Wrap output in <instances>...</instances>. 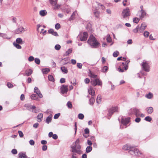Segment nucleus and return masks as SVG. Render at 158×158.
Instances as JSON below:
<instances>
[{
  "label": "nucleus",
  "mask_w": 158,
  "mask_h": 158,
  "mask_svg": "<svg viewBox=\"0 0 158 158\" xmlns=\"http://www.w3.org/2000/svg\"><path fill=\"white\" fill-rule=\"evenodd\" d=\"M87 43L92 47L95 48H96L99 44L95 38L92 35L90 36Z\"/></svg>",
  "instance_id": "nucleus-1"
},
{
  "label": "nucleus",
  "mask_w": 158,
  "mask_h": 158,
  "mask_svg": "<svg viewBox=\"0 0 158 158\" xmlns=\"http://www.w3.org/2000/svg\"><path fill=\"white\" fill-rule=\"evenodd\" d=\"M117 71L119 72L123 73L124 71V69L127 70L128 66L124 62H119L115 65Z\"/></svg>",
  "instance_id": "nucleus-2"
},
{
  "label": "nucleus",
  "mask_w": 158,
  "mask_h": 158,
  "mask_svg": "<svg viewBox=\"0 0 158 158\" xmlns=\"http://www.w3.org/2000/svg\"><path fill=\"white\" fill-rule=\"evenodd\" d=\"M79 139H77L75 142V145L71 147L72 149L71 152H75L78 154L80 153L81 146L79 144Z\"/></svg>",
  "instance_id": "nucleus-3"
},
{
  "label": "nucleus",
  "mask_w": 158,
  "mask_h": 158,
  "mask_svg": "<svg viewBox=\"0 0 158 158\" xmlns=\"http://www.w3.org/2000/svg\"><path fill=\"white\" fill-rule=\"evenodd\" d=\"M90 83L94 86L101 85H102L101 81L97 78L95 79H91Z\"/></svg>",
  "instance_id": "nucleus-4"
},
{
  "label": "nucleus",
  "mask_w": 158,
  "mask_h": 158,
  "mask_svg": "<svg viewBox=\"0 0 158 158\" xmlns=\"http://www.w3.org/2000/svg\"><path fill=\"white\" fill-rule=\"evenodd\" d=\"M141 65L143 70L147 72L149 71V66L148 63L143 62L142 63Z\"/></svg>",
  "instance_id": "nucleus-5"
},
{
  "label": "nucleus",
  "mask_w": 158,
  "mask_h": 158,
  "mask_svg": "<svg viewBox=\"0 0 158 158\" xmlns=\"http://www.w3.org/2000/svg\"><path fill=\"white\" fill-rule=\"evenodd\" d=\"M122 15L123 18H125L130 15L129 10V9H126L123 10L122 11Z\"/></svg>",
  "instance_id": "nucleus-6"
},
{
  "label": "nucleus",
  "mask_w": 158,
  "mask_h": 158,
  "mask_svg": "<svg viewBox=\"0 0 158 158\" xmlns=\"http://www.w3.org/2000/svg\"><path fill=\"white\" fill-rule=\"evenodd\" d=\"M130 118H122L121 123L123 124L124 126H125V128L127 127L126 126L130 122Z\"/></svg>",
  "instance_id": "nucleus-7"
},
{
  "label": "nucleus",
  "mask_w": 158,
  "mask_h": 158,
  "mask_svg": "<svg viewBox=\"0 0 158 158\" xmlns=\"http://www.w3.org/2000/svg\"><path fill=\"white\" fill-rule=\"evenodd\" d=\"M118 109L117 106L112 107L109 109V117L111 116L114 112H118Z\"/></svg>",
  "instance_id": "nucleus-8"
},
{
  "label": "nucleus",
  "mask_w": 158,
  "mask_h": 158,
  "mask_svg": "<svg viewBox=\"0 0 158 158\" xmlns=\"http://www.w3.org/2000/svg\"><path fill=\"white\" fill-rule=\"evenodd\" d=\"M24 31V28L22 27H20L15 30L14 31V33L15 34H21L23 33Z\"/></svg>",
  "instance_id": "nucleus-9"
},
{
  "label": "nucleus",
  "mask_w": 158,
  "mask_h": 158,
  "mask_svg": "<svg viewBox=\"0 0 158 158\" xmlns=\"http://www.w3.org/2000/svg\"><path fill=\"white\" fill-rule=\"evenodd\" d=\"M131 111L132 112V113H134L135 114V116L136 117H138L139 116V115H140V111L139 110L136 108H131L130 109Z\"/></svg>",
  "instance_id": "nucleus-10"
},
{
  "label": "nucleus",
  "mask_w": 158,
  "mask_h": 158,
  "mask_svg": "<svg viewBox=\"0 0 158 158\" xmlns=\"http://www.w3.org/2000/svg\"><path fill=\"white\" fill-rule=\"evenodd\" d=\"M60 90L62 94L67 93L68 90V85H62L60 87Z\"/></svg>",
  "instance_id": "nucleus-11"
},
{
  "label": "nucleus",
  "mask_w": 158,
  "mask_h": 158,
  "mask_svg": "<svg viewBox=\"0 0 158 158\" xmlns=\"http://www.w3.org/2000/svg\"><path fill=\"white\" fill-rule=\"evenodd\" d=\"M34 92L36 93L40 98H42L43 97L42 94L40 93V90L37 87H35Z\"/></svg>",
  "instance_id": "nucleus-12"
},
{
  "label": "nucleus",
  "mask_w": 158,
  "mask_h": 158,
  "mask_svg": "<svg viewBox=\"0 0 158 158\" xmlns=\"http://www.w3.org/2000/svg\"><path fill=\"white\" fill-rule=\"evenodd\" d=\"M147 26V25L146 23H142L140 27H139V31L140 33L143 32L144 30L145 29L146 27Z\"/></svg>",
  "instance_id": "nucleus-13"
},
{
  "label": "nucleus",
  "mask_w": 158,
  "mask_h": 158,
  "mask_svg": "<svg viewBox=\"0 0 158 158\" xmlns=\"http://www.w3.org/2000/svg\"><path fill=\"white\" fill-rule=\"evenodd\" d=\"M88 37L87 33L84 32L83 33V35L80 37V40L81 41H84L86 40Z\"/></svg>",
  "instance_id": "nucleus-14"
},
{
  "label": "nucleus",
  "mask_w": 158,
  "mask_h": 158,
  "mask_svg": "<svg viewBox=\"0 0 158 158\" xmlns=\"http://www.w3.org/2000/svg\"><path fill=\"white\" fill-rule=\"evenodd\" d=\"M88 92L89 94L92 96H94L95 94V92L93 88L91 87H89L88 89Z\"/></svg>",
  "instance_id": "nucleus-15"
},
{
  "label": "nucleus",
  "mask_w": 158,
  "mask_h": 158,
  "mask_svg": "<svg viewBox=\"0 0 158 158\" xmlns=\"http://www.w3.org/2000/svg\"><path fill=\"white\" fill-rule=\"evenodd\" d=\"M48 32L49 33L52 34L53 35L55 36H58V35L56 32L54 31L53 29H50L48 31Z\"/></svg>",
  "instance_id": "nucleus-16"
},
{
  "label": "nucleus",
  "mask_w": 158,
  "mask_h": 158,
  "mask_svg": "<svg viewBox=\"0 0 158 158\" xmlns=\"http://www.w3.org/2000/svg\"><path fill=\"white\" fill-rule=\"evenodd\" d=\"M84 132L85 134L83 135L85 137L87 138L89 135V129L87 128H86L84 130Z\"/></svg>",
  "instance_id": "nucleus-17"
},
{
  "label": "nucleus",
  "mask_w": 158,
  "mask_h": 158,
  "mask_svg": "<svg viewBox=\"0 0 158 158\" xmlns=\"http://www.w3.org/2000/svg\"><path fill=\"white\" fill-rule=\"evenodd\" d=\"M133 150L134 153H135V155L140 156L141 154V152L139 151L138 149L133 148Z\"/></svg>",
  "instance_id": "nucleus-18"
},
{
  "label": "nucleus",
  "mask_w": 158,
  "mask_h": 158,
  "mask_svg": "<svg viewBox=\"0 0 158 158\" xmlns=\"http://www.w3.org/2000/svg\"><path fill=\"white\" fill-rule=\"evenodd\" d=\"M132 147L126 144L123 147V149L124 150H130L131 148Z\"/></svg>",
  "instance_id": "nucleus-19"
},
{
  "label": "nucleus",
  "mask_w": 158,
  "mask_h": 158,
  "mask_svg": "<svg viewBox=\"0 0 158 158\" xmlns=\"http://www.w3.org/2000/svg\"><path fill=\"white\" fill-rule=\"evenodd\" d=\"M43 117V114L42 113H40L38 114L37 116L38 121L40 122L41 121Z\"/></svg>",
  "instance_id": "nucleus-20"
},
{
  "label": "nucleus",
  "mask_w": 158,
  "mask_h": 158,
  "mask_svg": "<svg viewBox=\"0 0 158 158\" xmlns=\"http://www.w3.org/2000/svg\"><path fill=\"white\" fill-rule=\"evenodd\" d=\"M52 116V114H50L47 117L46 121V122L48 124L51 121Z\"/></svg>",
  "instance_id": "nucleus-21"
},
{
  "label": "nucleus",
  "mask_w": 158,
  "mask_h": 158,
  "mask_svg": "<svg viewBox=\"0 0 158 158\" xmlns=\"http://www.w3.org/2000/svg\"><path fill=\"white\" fill-rule=\"evenodd\" d=\"M19 158H27V156L23 152H20L18 154Z\"/></svg>",
  "instance_id": "nucleus-22"
},
{
  "label": "nucleus",
  "mask_w": 158,
  "mask_h": 158,
  "mask_svg": "<svg viewBox=\"0 0 158 158\" xmlns=\"http://www.w3.org/2000/svg\"><path fill=\"white\" fill-rule=\"evenodd\" d=\"M140 11L141 12V14L140 15V18L141 19H142L146 15V13L144 10Z\"/></svg>",
  "instance_id": "nucleus-23"
},
{
  "label": "nucleus",
  "mask_w": 158,
  "mask_h": 158,
  "mask_svg": "<svg viewBox=\"0 0 158 158\" xmlns=\"http://www.w3.org/2000/svg\"><path fill=\"white\" fill-rule=\"evenodd\" d=\"M32 70L31 69H29L26 70L25 72V74L27 76H29L31 75L32 73Z\"/></svg>",
  "instance_id": "nucleus-24"
},
{
  "label": "nucleus",
  "mask_w": 158,
  "mask_h": 158,
  "mask_svg": "<svg viewBox=\"0 0 158 158\" xmlns=\"http://www.w3.org/2000/svg\"><path fill=\"white\" fill-rule=\"evenodd\" d=\"M47 11L45 10H41L40 12V15L42 16H44L47 14Z\"/></svg>",
  "instance_id": "nucleus-25"
},
{
  "label": "nucleus",
  "mask_w": 158,
  "mask_h": 158,
  "mask_svg": "<svg viewBox=\"0 0 158 158\" xmlns=\"http://www.w3.org/2000/svg\"><path fill=\"white\" fill-rule=\"evenodd\" d=\"M50 71L49 69L45 68L42 69V72L44 74H47Z\"/></svg>",
  "instance_id": "nucleus-26"
},
{
  "label": "nucleus",
  "mask_w": 158,
  "mask_h": 158,
  "mask_svg": "<svg viewBox=\"0 0 158 158\" xmlns=\"http://www.w3.org/2000/svg\"><path fill=\"white\" fill-rule=\"evenodd\" d=\"M153 111V109L152 107H150L148 108L147 112L149 114H151Z\"/></svg>",
  "instance_id": "nucleus-27"
},
{
  "label": "nucleus",
  "mask_w": 158,
  "mask_h": 158,
  "mask_svg": "<svg viewBox=\"0 0 158 158\" xmlns=\"http://www.w3.org/2000/svg\"><path fill=\"white\" fill-rule=\"evenodd\" d=\"M61 70L62 72L65 73H67L68 72L67 69L64 66L61 67Z\"/></svg>",
  "instance_id": "nucleus-28"
},
{
  "label": "nucleus",
  "mask_w": 158,
  "mask_h": 158,
  "mask_svg": "<svg viewBox=\"0 0 158 158\" xmlns=\"http://www.w3.org/2000/svg\"><path fill=\"white\" fill-rule=\"evenodd\" d=\"M97 102L98 103H100L101 102V96L100 95H98L96 99Z\"/></svg>",
  "instance_id": "nucleus-29"
},
{
  "label": "nucleus",
  "mask_w": 158,
  "mask_h": 158,
  "mask_svg": "<svg viewBox=\"0 0 158 158\" xmlns=\"http://www.w3.org/2000/svg\"><path fill=\"white\" fill-rule=\"evenodd\" d=\"M153 97V95L151 93H149L146 95V97L148 99H151Z\"/></svg>",
  "instance_id": "nucleus-30"
},
{
  "label": "nucleus",
  "mask_w": 158,
  "mask_h": 158,
  "mask_svg": "<svg viewBox=\"0 0 158 158\" xmlns=\"http://www.w3.org/2000/svg\"><path fill=\"white\" fill-rule=\"evenodd\" d=\"M13 45L15 46L16 48L18 49H20L21 48V46H20L19 44H17L15 42H14L13 43Z\"/></svg>",
  "instance_id": "nucleus-31"
},
{
  "label": "nucleus",
  "mask_w": 158,
  "mask_h": 158,
  "mask_svg": "<svg viewBox=\"0 0 158 158\" xmlns=\"http://www.w3.org/2000/svg\"><path fill=\"white\" fill-rule=\"evenodd\" d=\"M31 99L34 100H38V97L37 95L35 94H33L31 95Z\"/></svg>",
  "instance_id": "nucleus-32"
},
{
  "label": "nucleus",
  "mask_w": 158,
  "mask_h": 158,
  "mask_svg": "<svg viewBox=\"0 0 158 158\" xmlns=\"http://www.w3.org/2000/svg\"><path fill=\"white\" fill-rule=\"evenodd\" d=\"M92 150V147L90 146L87 147L86 149V152L87 153L90 152Z\"/></svg>",
  "instance_id": "nucleus-33"
},
{
  "label": "nucleus",
  "mask_w": 158,
  "mask_h": 158,
  "mask_svg": "<svg viewBox=\"0 0 158 158\" xmlns=\"http://www.w3.org/2000/svg\"><path fill=\"white\" fill-rule=\"evenodd\" d=\"M50 2L51 5L54 6L57 3L56 0H49Z\"/></svg>",
  "instance_id": "nucleus-34"
},
{
  "label": "nucleus",
  "mask_w": 158,
  "mask_h": 158,
  "mask_svg": "<svg viewBox=\"0 0 158 158\" xmlns=\"http://www.w3.org/2000/svg\"><path fill=\"white\" fill-rule=\"evenodd\" d=\"M144 120L150 122L152 120V118L149 116H147L145 117Z\"/></svg>",
  "instance_id": "nucleus-35"
},
{
  "label": "nucleus",
  "mask_w": 158,
  "mask_h": 158,
  "mask_svg": "<svg viewBox=\"0 0 158 158\" xmlns=\"http://www.w3.org/2000/svg\"><path fill=\"white\" fill-rule=\"evenodd\" d=\"M139 25H138L133 30V31L135 33H136L138 32V30H139Z\"/></svg>",
  "instance_id": "nucleus-36"
},
{
  "label": "nucleus",
  "mask_w": 158,
  "mask_h": 158,
  "mask_svg": "<svg viewBox=\"0 0 158 158\" xmlns=\"http://www.w3.org/2000/svg\"><path fill=\"white\" fill-rule=\"evenodd\" d=\"M133 147H132L131 149L129 151V153L131 155H135V153H134V150H133Z\"/></svg>",
  "instance_id": "nucleus-37"
},
{
  "label": "nucleus",
  "mask_w": 158,
  "mask_h": 158,
  "mask_svg": "<svg viewBox=\"0 0 158 158\" xmlns=\"http://www.w3.org/2000/svg\"><path fill=\"white\" fill-rule=\"evenodd\" d=\"M108 67L107 66H105L102 68V72H103V73H105V72H106L108 70Z\"/></svg>",
  "instance_id": "nucleus-38"
},
{
  "label": "nucleus",
  "mask_w": 158,
  "mask_h": 158,
  "mask_svg": "<svg viewBox=\"0 0 158 158\" xmlns=\"http://www.w3.org/2000/svg\"><path fill=\"white\" fill-rule=\"evenodd\" d=\"M16 42L18 44H22V40L21 38H18L16 40Z\"/></svg>",
  "instance_id": "nucleus-39"
},
{
  "label": "nucleus",
  "mask_w": 158,
  "mask_h": 158,
  "mask_svg": "<svg viewBox=\"0 0 158 158\" xmlns=\"http://www.w3.org/2000/svg\"><path fill=\"white\" fill-rule=\"evenodd\" d=\"M72 50L71 49H68V50L66 52L65 54V55L66 56L69 55L72 52Z\"/></svg>",
  "instance_id": "nucleus-40"
},
{
  "label": "nucleus",
  "mask_w": 158,
  "mask_h": 158,
  "mask_svg": "<svg viewBox=\"0 0 158 158\" xmlns=\"http://www.w3.org/2000/svg\"><path fill=\"white\" fill-rule=\"evenodd\" d=\"M89 76L91 78V79H95L97 78V76L92 73L89 74Z\"/></svg>",
  "instance_id": "nucleus-41"
},
{
  "label": "nucleus",
  "mask_w": 158,
  "mask_h": 158,
  "mask_svg": "<svg viewBox=\"0 0 158 158\" xmlns=\"http://www.w3.org/2000/svg\"><path fill=\"white\" fill-rule=\"evenodd\" d=\"M149 35V32L148 31H145L143 33V35L146 38L148 37Z\"/></svg>",
  "instance_id": "nucleus-42"
},
{
  "label": "nucleus",
  "mask_w": 158,
  "mask_h": 158,
  "mask_svg": "<svg viewBox=\"0 0 158 158\" xmlns=\"http://www.w3.org/2000/svg\"><path fill=\"white\" fill-rule=\"evenodd\" d=\"M119 52L118 51H116L113 53V56L114 57H117L119 55Z\"/></svg>",
  "instance_id": "nucleus-43"
},
{
  "label": "nucleus",
  "mask_w": 158,
  "mask_h": 158,
  "mask_svg": "<svg viewBox=\"0 0 158 158\" xmlns=\"http://www.w3.org/2000/svg\"><path fill=\"white\" fill-rule=\"evenodd\" d=\"M139 20V19L135 17L133 18V21L136 23H138Z\"/></svg>",
  "instance_id": "nucleus-44"
},
{
  "label": "nucleus",
  "mask_w": 158,
  "mask_h": 158,
  "mask_svg": "<svg viewBox=\"0 0 158 158\" xmlns=\"http://www.w3.org/2000/svg\"><path fill=\"white\" fill-rule=\"evenodd\" d=\"M94 14L96 17L98 18L99 17V13L97 10H95V11L94 12Z\"/></svg>",
  "instance_id": "nucleus-45"
},
{
  "label": "nucleus",
  "mask_w": 158,
  "mask_h": 158,
  "mask_svg": "<svg viewBox=\"0 0 158 158\" xmlns=\"http://www.w3.org/2000/svg\"><path fill=\"white\" fill-rule=\"evenodd\" d=\"M89 101L90 104L93 105L95 102V99L93 98H92L90 99Z\"/></svg>",
  "instance_id": "nucleus-46"
},
{
  "label": "nucleus",
  "mask_w": 158,
  "mask_h": 158,
  "mask_svg": "<svg viewBox=\"0 0 158 158\" xmlns=\"http://www.w3.org/2000/svg\"><path fill=\"white\" fill-rule=\"evenodd\" d=\"M48 79L49 81H53L54 80V78H53V77L51 75H49L48 76Z\"/></svg>",
  "instance_id": "nucleus-47"
},
{
  "label": "nucleus",
  "mask_w": 158,
  "mask_h": 158,
  "mask_svg": "<svg viewBox=\"0 0 158 158\" xmlns=\"http://www.w3.org/2000/svg\"><path fill=\"white\" fill-rule=\"evenodd\" d=\"M25 106L27 108V109L28 110H30L31 109V106L29 104H25Z\"/></svg>",
  "instance_id": "nucleus-48"
},
{
  "label": "nucleus",
  "mask_w": 158,
  "mask_h": 158,
  "mask_svg": "<svg viewBox=\"0 0 158 158\" xmlns=\"http://www.w3.org/2000/svg\"><path fill=\"white\" fill-rule=\"evenodd\" d=\"M78 118L79 119H82L84 118V115L82 114H79L78 115Z\"/></svg>",
  "instance_id": "nucleus-49"
},
{
  "label": "nucleus",
  "mask_w": 158,
  "mask_h": 158,
  "mask_svg": "<svg viewBox=\"0 0 158 158\" xmlns=\"http://www.w3.org/2000/svg\"><path fill=\"white\" fill-rule=\"evenodd\" d=\"M60 28V25L59 23H56L55 25V28L57 29L58 30Z\"/></svg>",
  "instance_id": "nucleus-50"
},
{
  "label": "nucleus",
  "mask_w": 158,
  "mask_h": 158,
  "mask_svg": "<svg viewBox=\"0 0 158 158\" xmlns=\"http://www.w3.org/2000/svg\"><path fill=\"white\" fill-rule=\"evenodd\" d=\"M61 48L59 44H56L55 46V49L57 50H59Z\"/></svg>",
  "instance_id": "nucleus-51"
},
{
  "label": "nucleus",
  "mask_w": 158,
  "mask_h": 158,
  "mask_svg": "<svg viewBox=\"0 0 158 158\" xmlns=\"http://www.w3.org/2000/svg\"><path fill=\"white\" fill-rule=\"evenodd\" d=\"M35 62L37 64H39L40 63V60L37 58H36L35 59Z\"/></svg>",
  "instance_id": "nucleus-52"
},
{
  "label": "nucleus",
  "mask_w": 158,
  "mask_h": 158,
  "mask_svg": "<svg viewBox=\"0 0 158 158\" xmlns=\"http://www.w3.org/2000/svg\"><path fill=\"white\" fill-rule=\"evenodd\" d=\"M67 106L69 108H71L72 107V103L70 102H67Z\"/></svg>",
  "instance_id": "nucleus-53"
},
{
  "label": "nucleus",
  "mask_w": 158,
  "mask_h": 158,
  "mask_svg": "<svg viewBox=\"0 0 158 158\" xmlns=\"http://www.w3.org/2000/svg\"><path fill=\"white\" fill-rule=\"evenodd\" d=\"M7 85L9 88H12L13 87V85L10 83L8 82L7 84Z\"/></svg>",
  "instance_id": "nucleus-54"
},
{
  "label": "nucleus",
  "mask_w": 158,
  "mask_h": 158,
  "mask_svg": "<svg viewBox=\"0 0 158 158\" xmlns=\"http://www.w3.org/2000/svg\"><path fill=\"white\" fill-rule=\"evenodd\" d=\"M60 115V113H58L56 114L54 117V118L55 119H56L59 118V117Z\"/></svg>",
  "instance_id": "nucleus-55"
},
{
  "label": "nucleus",
  "mask_w": 158,
  "mask_h": 158,
  "mask_svg": "<svg viewBox=\"0 0 158 158\" xmlns=\"http://www.w3.org/2000/svg\"><path fill=\"white\" fill-rule=\"evenodd\" d=\"M11 153L13 154H16L17 153V150L15 149H13L11 151Z\"/></svg>",
  "instance_id": "nucleus-56"
},
{
  "label": "nucleus",
  "mask_w": 158,
  "mask_h": 158,
  "mask_svg": "<svg viewBox=\"0 0 158 158\" xmlns=\"http://www.w3.org/2000/svg\"><path fill=\"white\" fill-rule=\"evenodd\" d=\"M140 120L141 118H140L138 117L136 118L135 119V122L137 123L139 122L140 121Z\"/></svg>",
  "instance_id": "nucleus-57"
},
{
  "label": "nucleus",
  "mask_w": 158,
  "mask_h": 158,
  "mask_svg": "<svg viewBox=\"0 0 158 158\" xmlns=\"http://www.w3.org/2000/svg\"><path fill=\"white\" fill-rule=\"evenodd\" d=\"M18 132L20 137H22L23 136V134L21 131H19Z\"/></svg>",
  "instance_id": "nucleus-58"
},
{
  "label": "nucleus",
  "mask_w": 158,
  "mask_h": 158,
  "mask_svg": "<svg viewBox=\"0 0 158 158\" xmlns=\"http://www.w3.org/2000/svg\"><path fill=\"white\" fill-rule=\"evenodd\" d=\"M82 64L80 63H77V67L80 69H81L82 68Z\"/></svg>",
  "instance_id": "nucleus-59"
},
{
  "label": "nucleus",
  "mask_w": 158,
  "mask_h": 158,
  "mask_svg": "<svg viewBox=\"0 0 158 158\" xmlns=\"http://www.w3.org/2000/svg\"><path fill=\"white\" fill-rule=\"evenodd\" d=\"M28 60L29 61H32L34 60V58L32 56H30L28 58Z\"/></svg>",
  "instance_id": "nucleus-60"
},
{
  "label": "nucleus",
  "mask_w": 158,
  "mask_h": 158,
  "mask_svg": "<svg viewBox=\"0 0 158 158\" xmlns=\"http://www.w3.org/2000/svg\"><path fill=\"white\" fill-rule=\"evenodd\" d=\"M29 143L31 145H33L35 144V142L33 140L31 139L30 140Z\"/></svg>",
  "instance_id": "nucleus-61"
},
{
  "label": "nucleus",
  "mask_w": 158,
  "mask_h": 158,
  "mask_svg": "<svg viewBox=\"0 0 158 158\" xmlns=\"http://www.w3.org/2000/svg\"><path fill=\"white\" fill-rule=\"evenodd\" d=\"M90 82V80L89 78H86L85 79V82L86 84L89 83Z\"/></svg>",
  "instance_id": "nucleus-62"
},
{
  "label": "nucleus",
  "mask_w": 158,
  "mask_h": 158,
  "mask_svg": "<svg viewBox=\"0 0 158 158\" xmlns=\"http://www.w3.org/2000/svg\"><path fill=\"white\" fill-rule=\"evenodd\" d=\"M47 148V146L46 145H43L42 147V150L43 151H46Z\"/></svg>",
  "instance_id": "nucleus-63"
},
{
  "label": "nucleus",
  "mask_w": 158,
  "mask_h": 158,
  "mask_svg": "<svg viewBox=\"0 0 158 158\" xmlns=\"http://www.w3.org/2000/svg\"><path fill=\"white\" fill-rule=\"evenodd\" d=\"M75 153V152H73L72 154V158H77Z\"/></svg>",
  "instance_id": "nucleus-64"
}]
</instances>
